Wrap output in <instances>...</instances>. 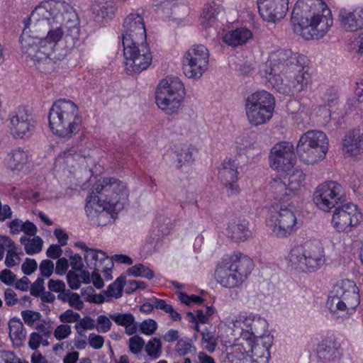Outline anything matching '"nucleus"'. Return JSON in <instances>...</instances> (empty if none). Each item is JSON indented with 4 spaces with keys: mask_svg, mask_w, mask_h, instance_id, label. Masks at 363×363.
<instances>
[{
    "mask_svg": "<svg viewBox=\"0 0 363 363\" xmlns=\"http://www.w3.org/2000/svg\"><path fill=\"white\" fill-rule=\"evenodd\" d=\"M355 141L357 143L358 148L363 154V128L354 129L352 131Z\"/></svg>",
    "mask_w": 363,
    "mask_h": 363,
    "instance_id": "61",
    "label": "nucleus"
},
{
    "mask_svg": "<svg viewBox=\"0 0 363 363\" xmlns=\"http://www.w3.org/2000/svg\"><path fill=\"white\" fill-rule=\"evenodd\" d=\"M303 60V56L290 50H277L269 54L259 72L278 92L292 96L306 89L311 83Z\"/></svg>",
    "mask_w": 363,
    "mask_h": 363,
    "instance_id": "2",
    "label": "nucleus"
},
{
    "mask_svg": "<svg viewBox=\"0 0 363 363\" xmlns=\"http://www.w3.org/2000/svg\"><path fill=\"white\" fill-rule=\"evenodd\" d=\"M185 86L178 78L167 77L160 81L155 91V103L164 114H178L185 98Z\"/></svg>",
    "mask_w": 363,
    "mask_h": 363,
    "instance_id": "11",
    "label": "nucleus"
},
{
    "mask_svg": "<svg viewBox=\"0 0 363 363\" xmlns=\"http://www.w3.org/2000/svg\"><path fill=\"white\" fill-rule=\"evenodd\" d=\"M126 277L121 275L113 283L110 284L106 291V294L108 297L118 298L122 296L123 289L125 283Z\"/></svg>",
    "mask_w": 363,
    "mask_h": 363,
    "instance_id": "38",
    "label": "nucleus"
},
{
    "mask_svg": "<svg viewBox=\"0 0 363 363\" xmlns=\"http://www.w3.org/2000/svg\"><path fill=\"white\" fill-rule=\"evenodd\" d=\"M227 323L232 326L233 331H240L243 341L250 343L262 340L263 337L270 335L267 320L259 314L252 312H241L229 316L227 323H220L218 325V334L222 333Z\"/></svg>",
    "mask_w": 363,
    "mask_h": 363,
    "instance_id": "7",
    "label": "nucleus"
},
{
    "mask_svg": "<svg viewBox=\"0 0 363 363\" xmlns=\"http://www.w3.org/2000/svg\"><path fill=\"white\" fill-rule=\"evenodd\" d=\"M28 154L23 149L17 148L8 154L6 163L11 170H21L28 162Z\"/></svg>",
    "mask_w": 363,
    "mask_h": 363,
    "instance_id": "32",
    "label": "nucleus"
},
{
    "mask_svg": "<svg viewBox=\"0 0 363 363\" xmlns=\"http://www.w3.org/2000/svg\"><path fill=\"white\" fill-rule=\"evenodd\" d=\"M0 246L7 252L17 250L14 242L6 235H0Z\"/></svg>",
    "mask_w": 363,
    "mask_h": 363,
    "instance_id": "54",
    "label": "nucleus"
},
{
    "mask_svg": "<svg viewBox=\"0 0 363 363\" xmlns=\"http://www.w3.org/2000/svg\"><path fill=\"white\" fill-rule=\"evenodd\" d=\"M84 260L87 266L95 270H101V267L106 262H108V265H111V259L102 250L97 249H91L87 251V254L84 255Z\"/></svg>",
    "mask_w": 363,
    "mask_h": 363,
    "instance_id": "31",
    "label": "nucleus"
},
{
    "mask_svg": "<svg viewBox=\"0 0 363 363\" xmlns=\"http://www.w3.org/2000/svg\"><path fill=\"white\" fill-rule=\"evenodd\" d=\"M88 342L92 348L99 350L104 346V338L100 335L90 333L88 337Z\"/></svg>",
    "mask_w": 363,
    "mask_h": 363,
    "instance_id": "50",
    "label": "nucleus"
},
{
    "mask_svg": "<svg viewBox=\"0 0 363 363\" xmlns=\"http://www.w3.org/2000/svg\"><path fill=\"white\" fill-rule=\"evenodd\" d=\"M48 289L53 292H61L65 289V284L62 281L50 279Z\"/></svg>",
    "mask_w": 363,
    "mask_h": 363,
    "instance_id": "58",
    "label": "nucleus"
},
{
    "mask_svg": "<svg viewBox=\"0 0 363 363\" xmlns=\"http://www.w3.org/2000/svg\"><path fill=\"white\" fill-rule=\"evenodd\" d=\"M198 154V150L194 147L177 148L174 152V165L182 169L193 164Z\"/></svg>",
    "mask_w": 363,
    "mask_h": 363,
    "instance_id": "28",
    "label": "nucleus"
},
{
    "mask_svg": "<svg viewBox=\"0 0 363 363\" xmlns=\"http://www.w3.org/2000/svg\"><path fill=\"white\" fill-rule=\"evenodd\" d=\"M157 328V323L153 319L148 318L140 323V331L145 335L150 336L155 333Z\"/></svg>",
    "mask_w": 363,
    "mask_h": 363,
    "instance_id": "43",
    "label": "nucleus"
},
{
    "mask_svg": "<svg viewBox=\"0 0 363 363\" xmlns=\"http://www.w3.org/2000/svg\"><path fill=\"white\" fill-rule=\"evenodd\" d=\"M295 163L296 155L292 143L282 141L276 143L272 147L269 155V164L273 169L279 172L288 171Z\"/></svg>",
    "mask_w": 363,
    "mask_h": 363,
    "instance_id": "21",
    "label": "nucleus"
},
{
    "mask_svg": "<svg viewBox=\"0 0 363 363\" xmlns=\"http://www.w3.org/2000/svg\"><path fill=\"white\" fill-rule=\"evenodd\" d=\"M124 68L128 74H139L152 64V55L148 43L123 47Z\"/></svg>",
    "mask_w": 363,
    "mask_h": 363,
    "instance_id": "19",
    "label": "nucleus"
},
{
    "mask_svg": "<svg viewBox=\"0 0 363 363\" xmlns=\"http://www.w3.org/2000/svg\"><path fill=\"white\" fill-rule=\"evenodd\" d=\"M113 324L111 318L105 315H99L96 320V330L101 333H108Z\"/></svg>",
    "mask_w": 363,
    "mask_h": 363,
    "instance_id": "41",
    "label": "nucleus"
},
{
    "mask_svg": "<svg viewBox=\"0 0 363 363\" xmlns=\"http://www.w3.org/2000/svg\"><path fill=\"white\" fill-rule=\"evenodd\" d=\"M11 130L16 138L30 137L36 125V121L32 113L24 108H19L10 116Z\"/></svg>",
    "mask_w": 363,
    "mask_h": 363,
    "instance_id": "22",
    "label": "nucleus"
},
{
    "mask_svg": "<svg viewBox=\"0 0 363 363\" xmlns=\"http://www.w3.org/2000/svg\"><path fill=\"white\" fill-rule=\"evenodd\" d=\"M54 269V264L49 259H45L40 264V271L42 276L49 277L52 275Z\"/></svg>",
    "mask_w": 363,
    "mask_h": 363,
    "instance_id": "53",
    "label": "nucleus"
},
{
    "mask_svg": "<svg viewBox=\"0 0 363 363\" xmlns=\"http://www.w3.org/2000/svg\"><path fill=\"white\" fill-rule=\"evenodd\" d=\"M62 253L60 246L57 245H52L47 250L46 255L48 257L52 259L59 258Z\"/></svg>",
    "mask_w": 363,
    "mask_h": 363,
    "instance_id": "59",
    "label": "nucleus"
},
{
    "mask_svg": "<svg viewBox=\"0 0 363 363\" xmlns=\"http://www.w3.org/2000/svg\"><path fill=\"white\" fill-rule=\"evenodd\" d=\"M210 53L202 44L191 46L183 55L182 69L184 75L192 79H199L207 71Z\"/></svg>",
    "mask_w": 363,
    "mask_h": 363,
    "instance_id": "17",
    "label": "nucleus"
},
{
    "mask_svg": "<svg viewBox=\"0 0 363 363\" xmlns=\"http://www.w3.org/2000/svg\"><path fill=\"white\" fill-rule=\"evenodd\" d=\"M253 34L246 27H240L226 32L223 36V40L230 46L238 47L245 45L252 40Z\"/></svg>",
    "mask_w": 363,
    "mask_h": 363,
    "instance_id": "26",
    "label": "nucleus"
},
{
    "mask_svg": "<svg viewBox=\"0 0 363 363\" xmlns=\"http://www.w3.org/2000/svg\"><path fill=\"white\" fill-rule=\"evenodd\" d=\"M202 342L205 344V349L208 352H213L216 347V340L214 335L208 330H203L201 332Z\"/></svg>",
    "mask_w": 363,
    "mask_h": 363,
    "instance_id": "44",
    "label": "nucleus"
},
{
    "mask_svg": "<svg viewBox=\"0 0 363 363\" xmlns=\"http://www.w3.org/2000/svg\"><path fill=\"white\" fill-rule=\"evenodd\" d=\"M179 299L180 301L187 306L200 305L203 302V299L197 295L189 296L184 293L180 292L179 294Z\"/></svg>",
    "mask_w": 363,
    "mask_h": 363,
    "instance_id": "47",
    "label": "nucleus"
},
{
    "mask_svg": "<svg viewBox=\"0 0 363 363\" xmlns=\"http://www.w3.org/2000/svg\"><path fill=\"white\" fill-rule=\"evenodd\" d=\"M272 343V337L271 335L266 336L263 337L262 340L255 342H246V344L248 346V349H244V351H240L242 354H248L250 352V356L252 358L255 359H266L267 362L268 361L269 357V349L271 347Z\"/></svg>",
    "mask_w": 363,
    "mask_h": 363,
    "instance_id": "27",
    "label": "nucleus"
},
{
    "mask_svg": "<svg viewBox=\"0 0 363 363\" xmlns=\"http://www.w3.org/2000/svg\"><path fill=\"white\" fill-rule=\"evenodd\" d=\"M325 261L324 248L317 242H308L303 245L294 247L286 257L288 267L305 273L317 271Z\"/></svg>",
    "mask_w": 363,
    "mask_h": 363,
    "instance_id": "10",
    "label": "nucleus"
},
{
    "mask_svg": "<svg viewBox=\"0 0 363 363\" xmlns=\"http://www.w3.org/2000/svg\"><path fill=\"white\" fill-rule=\"evenodd\" d=\"M145 352L152 359H157L162 354V343L159 338L153 337L145 345Z\"/></svg>",
    "mask_w": 363,
    "mask_h": 363,
    "instance_id": "39",
    "label": "nucleus"
},
{
    "mask_svg": "<svg viewBox=\"0 0 363 363\" xmlns=\"http://www.w3.org/2000/svg\"><path fill=\"white\" fill-rule=\"evenodd\" d=\"M64 35L72 43L78 39L79 28L76 14L62 1H43L32 11L29 26L22 33V51L37 69L48 72L67 54V49L59 48Z\"/></svg>",
    "mask_w": 363,
    "mask_h": 363,
    "instance_id": "1",
    "label": "nucleus"
},
{
    "mask_svg": "<svg viewBox=\"0 0 363 363\" xmlns=\"http://www.w3.org/2000/svg\"><path fill=\"white\" fill-rule=\"evenodd\" d=\"M342 152L346 157L357 158L362 155L351 131L342 139Z\"/></svg>",
    "mask_w": 363,
    "mask_h": 363,
    "instance_id": "35",
    "label": "nucleus"
},
{
    "mask_svg": "<svg viewBox=\"0 0 363 363\" xmlns=\"http://www.w3.org/2000/svg\"><path fill=\"white\" fill-rule=\"evenodd\" d=\"M291 21L294 33L306 40L323 38L333 24L331 11L323 0H298Z\"/></svg>",
    "mask_w": 363,
    "mask_h": 363,
    "instance_id": "4",
    "label": "nucleus"
},
{
    "mask_svg": "<svg viewBox=\"0 0 363 363\" xmlns=\"http://www.w3.org/2000/svg\"><path fill=\"white\" fill-rule=\"evenodd\" d=\"M129 194L125 182L112 177L99 179L92 185L86 198V214L91 220L105 213L113 218L127 203Z\"/></svg>",
    "mask_w": 363,
    "mask_h": 363,
    "instance_id": "3",
    "label": "nucleus"
},
{
    "mask_svg": "<svg viewBox=\"0 0 363 363\" xmlns=\"http://www.w3.org/2000/svg\"><path fill=\"white\" fill-rule=\"evenodd\" d=\"M175 349L180 356H184L191 352V345L185 342H179L176 345Z\"/></svg>",
    "mask_w": 363,
    "mask_h": 363,
    "instance_id": "60",
    "label": "nucleus"
},
{
    "mask_svg": "<svg viewBox=\"0 0 363 363\" xmlns=\"http://www.w3.org/2000/svg\"><path fill=\"white\" fill-rule=\"evenodd\" d=\"M317 355L324 363H334L342 356L340 345L335 338L328 337L318 345Z\"/></svg>",
    "mask_w": 363,
    "mask_h": 363,
    "instance_id": "25",
    "label": "nucleus"
},
{
    "mask_svg": "<svg viewBox=\"0 0 363 363\" xmlns=\"http://www.w3.org/2000/svg\"><path fill=\"white\" fill-rule=\"evenodd\" d=\"M72 268L77 271H81L84 267L81 255L75 254L69 257Z\"/></svg>",
    "mask_w": 363,
    "mask_h": 363,
    "instance_id": "57",
    "label": "nucleus"
},
{
    "mask_svg": "<svg viewBox=\"0 0 363 363\" xmlns=\"http://www.w3.org/2000/svg\"><path fill=\"white\" fill-rule=\"evenodd\" d=\"M122 43L123 47L147 43L144 21L140 14L130 13L125 18Z\"/></svg>",
    "mask_w": 363,
    "mask_h": 363,
    "instance_id": "20",
    "label": "nucleus"
},
{
    "mask_svg": "<svg viewBox=\"0 0 363 363\" xmlns=\"http://www.w3.org/2000/svg\"><path fill=\"white\" fill-rule=\"evenodd\" d=\"M0 363H18L17 357L9 351H0Z\"/></svg>",
    "mask_w": 363,
    "mask_h": 363,
    "instance_id": "55",
    "label": "nucleus"
},
{
    "mask_svg": "<svg viewBox=\"0 0 363 363\" xmlns=\"http://www.w3.org/2000/svg\"><path fill=\"white\" fill-rule=\"evenodd\" d=\"M23 224V222L20 219H14L11 220L9 224L11 233L16 235L21 233L22 231Z\"/></svg>",
    "mask_w": 363,
    "mask_h": 363,
    "instance_id": "64",
    "label": "nucleus"
},
{
    "mask_svg": "<svg viewBox=\"0 0 363 363\" xmlns=\"http://www.w3.org/2000/svg\"><path fill=\"white\" fill-rule=\"evenodd\" d=\"M69 267L68 260L65 258H60L57 261L55 272L59 275H63L66 273Z\"/></svg>",
    "mask_w": 363,
    "mask_h": 363,
    "instance_id": "56",
    "label": "nucleus"
},
{
    "mask_svg": "<svg viewBox=\"0 0 363 363\" xmlns=\"http://www.w3.org/2000/svg\"><path fill=\"white\" fill-rule=\"evenodd\" d=\"M72 333V328L69 325L62 324L58 325L54 331V337L57 340L67 338Z\"/></svg>",
    "mask_w": 363,
    "mask_h": 363,
    "instance_id": "48",
    "label": "nucleus"
},
{
    "mask_svg": "<svg viewBox=\"0 0 363 363\" xmlns=\"http://www.w3.org/2000/svg\"><path fill=\"white\" fill-rule=\"evenodd\" d=\"M298 211L291 202H281L273 205L265 223L272 236L286 238L299 228Z\"/></svg>",
    "mask_w": 363,
    "mask_h": 363,
    "instance_id": "9",
    "label": "nucleus"
},
{
    "mask_svg": "<svg viewBox=\"0 0 363 363\" xmlns=\"http://www.w3.org/2000/svg\"><path fill=\"white\" fill-rule=\"evenodd\" d=\"M329 150V140L325 133L311 130L302 134L296 145L300 160L306 164L323 160Z\"/></svg>",
    "mask_w": 363,
    "mask_h": 363,
    "instance_id": "12",
    "label": "nucleus"
},
{
    "mask_svg": "<svg viewBox=\"0 0 363 363\" xmlns=\"http://www.w3.org/2000/svg\"><path fill=\"white\" fill-rule=\"evenodd\" d=\"M38 267L37 262L34 259L26 258L21 265L23 272L26 275L33 273Z\"/></svg>",
    "mask_w": 363,
    "mask_h": 363,
    "instance_id": "52",
    "label": "nucleus"
},
{
    "mask_svg": "<svg viewBox=\"0 0 363 363\" xmlns=\"http://www.w3.org/2000/svg\"><path fill=\"white\" fill-rule=\"evenodd\" d=\"M340 26L346 32H356L363 28V5L340 10Z\"/></svg>",
    "mask_w": 363,
    "mask_h": 363,
    "instance_id": "24",
    "label": "nucleus"
},
{
    "mask_svg": "<svg viewBox=\"0 0 363 363\" xmlns=\"http://www.w3.org/2000/svg\"><path fill=\"white\" fill-rule=\"evenodd\" d=\"M145 345L144 340L138 336L135 335L129 339V349L130 351L133 354L140 353Z\"/></svg>",
    "mask_w": 363,
    "mask_h": 363,
    "instance_id": "46",
    "label": "nucleus"
},
{
    "mask_svg": "<svg viewBox=\"0 0 363 363\" xmlns=\"http://www.w3.org/2000/svg\"><path fill=\"white\" fill-rule=\"evenodd\" d=\"M127 274L135 277H143L151 279L154 277V272L147 266L143 264H136L127 269Z\"/></svg>",
    "mask_w": 363,
    "mask_h": 363,
    "instance_id": "37",
    "label": "nucleus"
},
{
    "mask_svg": "<svg viewBox=\"0 0 363 363\" xmlns=\"http://www.w3.org/2000/svg\"><path fill=\"white\" fill-rule=\"evenodd\" d=\"M359 303V287L354 281L346 279L333 286L326 306L333 315L349 317L355 313Z\"/></svg>",
    "mask_w": 363,
    "mask_h": 363,
    "instance_id": "8",
    "label": "nucleus"
},
{
    "mask_svg": "<svg viewBox=\"0 0 363 363\" xmlns=\"http://www.w3.org/2000/svg\"><path fill=\"white\" fill-rule=\"evenodd\" d=\"M9 337L13 343L21 345L26 336L23 324L19 318H11L9 322Z\"/></svg>",
    "mask_w": 363,
    "mask_h": 363,
    "instance_id": "33",
    "label": "nucleus"
},
{
    "mask_svg": "<svg viewBox=\"0 0 363 363\" xmlns=\"http://www.w3.org/2000/svg\"><path fill=\"white\" fill-rule=\"evenodd\" d=\"M20 242L24 246L27 255H33L42 251L43 240L39 236H33V238L22 236L20 238Z\"/></svg>",
    "mask_w": 363,
    "mask_h": 363,
    "instance_id": "36",
    "label": "nucleus"
},
{
    "mask_svg": "<svg viewBox=\"0 0 363 363\" xmlns=\"http://www.w3.org/2000/svg\"><path fill=\"white\" fill-rule=\"evenodd\" d=\"M54 235L57 239L61 246H65L67 243L68 235L62 228H57L54 230Z\"/></svg>",
    "mask_w": 363,
    "mask_h": 363,
    "instance_id": "63",
    "label": "nucleus"
},
{
    "mask_svg": "<svg viewBox=\"0 0 363 363\" xmlns=\"http://www.w3.org/2000/svg\"><path fill=\"white\" fill-rule=\"evenodd\" d=\"M227 235L235 242H244L252 237L249 223L243 220L238 223H230L227 228Z\"/></svg>",
    "mask_w": 363,
    "mask_h": 363,
    "instance_id": "29",
    "label": "nucleus"
},
{
    "mask_svg": "<svg viewBox=\"0 0 363 363\" xmlns=\"http://www.w3.org/2000/svg\"><path fill=\"white\" fill-rule=\"evenodd\" d=\"M62 299L68 302L69 305L71 307L78 311L82 310L84 307V303L82 301L79 294L77 293L67 291L66 294L63 295Z\"/></svg>",
    "mask_w": 363,
    "mask_h": 363,
    "instance_id": "42",
    "label": "nucleus"
},
{
    "mask_svg": "<svg viewBox=\"0 0 363 363\" xmlns=\"http://www.w3.org/2000/svg\"><path fill=\"white\" fill-rule=\"evenodd\" d=\"M110 318L117 325L123 327L128 335H132L138 331L135 318L130 313H114L110 314Z\"/></svg>",
    "mask_w": 363,
    "mask_h": 363,
    "instance_id": "30",
    "label": "nucleus"
},
{
    "mask_svg": "<svg viewBox=\"0 0 363 363\" xmlns=\"http://www.w3.org/2000/svg\"><path fill=\"white\" fill-rule=\"evenodd\" d=\"M262 18L274 23L284 18L289 9V0H257Z\"/></svg>",
    "mask_w": 363,
    "mask_h": 363,
    "instance_id": "23",
    "label": "nucleus"
},
{
    "mask_svg": "<svg viewBox=\"0 0 363 363\" xmlns=\"http://www.w3.org/2000/svg\"><path fill=\"white\" fill-rule=\"evenodd\" d=\"M284 172L283 176L270 182L271 190L279 200H284L286 196L299 194L306 184V174L301 169H289Z\"/></svg>",
    "mask_w": 363,
    "mask_h": 363,
    "instance_id": "16",
    "label": "nucleus"
},
{
    "mask_svg": "<svg viewBox=\"0 0 363 363\" xmlns=\"http://www.w3.org/2000/svg\"><path fill=\"white\" fill-rule=\"evenodd\" d=\"M235 156L225 158L222 162V167L219 171V177L224 184L230 194H236L239 192V161L238 157L245 154L248 149L254 148V144L248 137L238 138L233 147Z\"/></svg>",
    "mask_w": 363,
    "mask_h": 363,
    "instance_id": "14",
    "label": "nucleus"
},
{
    "mask_svg": "<svg viewBox=\"0 0 363 363\" xmlns=\"http://www.w3.org/2000/svg\"><path fill=\"white\" fill-rule=\"evenodd\" d=\"M82 124L79 108L74 102L60 99L53 103L48 114V125L53 135L71 138L79 133Z\"/></svg>",
    "mask_w": 363,
    "mask_h": 363,
    "instance_id": "5",
    "label": "nucleus"
},
{
    "mask_svg": "<svg viewBox=\"0 0 363 363\" xmlns=\"http://www.w3.org/2000/svg\"><path fill=\"white\" fill-rule=\"evenodd\" d=\"M48 346L50 342L48 338L41 335L39 333H31L29 336L28 346L33 350H36L40 345Z\"/></svg>",
    "mask_w": 363,
    "mask_h": 363,
    "instance_id": "40",
    "label": "nucleus"
},
{
    "mask_svg": "<svg viewBox=\"0 0 363 363\" xmlns=\"http://www.w3.org/2000/svg\"><path fill=\"white\" fill-rule=\"evenodd\" d=\"M79 319L80 315L70 309L67 310L60 315V320L62 323H72L77 322Z\"/></svg>",
    "mask_w": 363,
    "mask_h": 363,
    "instance_id": "49",
    "label": "nucleus"
},
{
    "mask_svg": "<svg viewBox=\"0 0 363 363\" xmlns=\"http://www.w3.org/2000/svg\"><path fill=\"white\" fill-rule=\"evenodd\" d=\"M275 99L269 92L261 89L250 94L245 99V114L249 123L254 126L267 123L272 118Z\"/></svg>",
    "mask_w": 363,
    "mask_h": 363,
    "instance_id": "13",
    "label": "nucleus"
},
{
    "mask_svg": "<svg viewBox=\"0 0 363 363\" xmlns=\"http://www.w3.org/2000/svg\"><path fill=\"white\" fill-rule=\"evenodd\" d=\"M67 280L69 286L74 290L78 289L81 286L79 275L73 271H69L67 274Z\"/></svg>",
    "mask_w": 363,
    "mask_h": 363,
    "instance_id": "51",
    "label": "nucleus"
},
{
    "mask_svg": "<svg viewBox=\"0 0 363 363\" xmlns=\"http://www.w3.org/2000/svg\"><path fill=\"white\" fill-rule=\"evenodd\" d=\"M362 220L360 208L353 203H347L334 209L330 224L336 232L348 234L354 230Z\"/></svg>",
    "mask_w": 363,
    "mask_h": 363,
    "instance_id": "18",
    "label": "nucleus"
},
{
    "mask_svg": "<svg viewBox=\"0 0 363 363\" xmlns=\"http://www.w3.org/2000/svg\"><path fill=\"white\" fill-rule=\"evenodd\" d=\"M21 316L26 325L32 326L40 319L41 314L37 311L26 310L21 312Z\"/></svg>",
    "mask_w": 363,
    "mask_h": 363,
    "instance_id": "45",
    "label": "nucleus"
},
{
    "mask_svg": "<svg viewBox=\"0 0 363 363\" xmlns=\"http://www.w3.org/2000/svg\"><path fill=\"white\" fill-rule=\"evenodd\" d=\"M252 269V259L247 255L236 252L221 259L216 267L215 277L223 286L233 288L240 286Z\"/></svg>",
    "mask_w": 363,
    "mask_h": 363,
    "instance_id": "6",
    "label": "nucleus"
},
{
    "mask_svg": "<svg viewBox=\"0 0 363 363\" xmlns=\"http://www.w3.org/2000/svg\"><path fill=\"white\" fill-rule=\"evenodd\" d=\"M345 199V189L336 181L327 180L319 184L313 192L315 206L323 213H330Z\"/></svg>",
    "mask_w": 363,
    "mask_h": 363,
    "instance_id": "15",
    "label": "nucleus"
},
{
    "mask_svg": "<svg viewBox=\"0 0 363 363\" xmlns=\"http://www.w3.org/2000/svg\"><path fill=\"white\" fill-rule=\"evenodd\" d=\"M4 299H5L6 303L8 306H13L18 301L16 294L11 289H8L5 291Z\"/></svg>",
    "mask_w": 363,
    "mask_h": 363,
    "instance_id": "62",
    "label": "nucleus"
},
{
    "mask_svg": "<svg viewBox=\"0 0 363 363\" xmlns=\"http://www.w3.org/2000/svg\"><path fill=\"white\" fill-rule=\"evenodd\" d=\"M220 11V6L215 3L206 5L200 17V22L203 28L213 27L216 24V16Z\"/></svg>",
    "mask_w": 363,
    "mask_h": 363,
    "instance_id": "34",
    "label": "nucleus"
}]
</instances>
